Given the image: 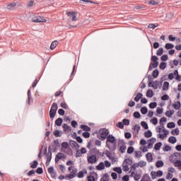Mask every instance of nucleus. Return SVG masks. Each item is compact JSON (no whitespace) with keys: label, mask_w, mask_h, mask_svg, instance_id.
Instances as JSON below:
<instances>
[{"label":"nucleus","mask_w":181,"mask_h":181,"mask_svg":"<svg viewBox=\"0 0 181 181\" xmlns=\"http://www.w3.org/2000/svg\"><path fill=\"white\" fill-rule=\"evenodd\" d=\"M123 163L127 165V166H131V165H132V160L126 158Z\"/></svg>","instance_id":"obj_33"},{"label":"nucleus","mask_w":181,"mask_h":181,"mask_svg":"<svg viewBox=\"0 0 181 181\" xmlns=\"http://www.w3.org/2000/svg\"><path fill=\"white\" fill-rule=\"evenodd\" d=\"M81 129H83L84 131H86L87 132L88 131H91V127H88V126H87L86 124L81 125Z\"/></svg>","instance_id":"obj_26"},{"label":"nucleus","mask_w":181,"mask_h":181,"mask_svg":"<svg viewBox=\"0 0 181 181\" xmlns=\"http://www.w3.org/2000/svg\"><path fill=\"white\" fill-rule=\"evenodd\" d=\"M160 146H162V143L161 142H158V143L155 144L154 149L156 151H160Z\"/></svg>","instance_id":"obj_39"},{"label":"nucleus","mask_w":181,"mask_h":181,"mask_svg":"<svg viewBox=\"0 0 181 181\" xmlns=\"http://www.w3.org/2000/svg\"><path fill=\"white\" fill-rule=\"evenodd\" d=\"M162 54H163V48L160 47L157 50L156 55L157 56H162Z\"/></svg>","instance_id":"obj_45"},{"label":"nucleus","mask_w":181,"mask_h":181,"mask_svg":"<svg viewBox=\"0 0 181 181\" xmlns=\"http://www.w3.org/2000/svg\"><path fill=\"white\" fill-rule=\"evenodd\" d=\"M46 152H47V148H45V155L47 156L46 165L47 166L50 164V161L52 160V151H50V147H49V151L47 154Z\"/></svg>","instance_id":"obj_4"},{"label":"nucleus","mask_w":181,"mask_h":181,"mask_svg":"<svg viewBox=\"0 0 181 181\" xmlns=\"http://www.w3.org/2000/svg\"><path fill=\"white\" fill-rule=\"evenodd\" d=\"M177 141L176 137L173 136H170L168 139V142H170V144H176Z\"/></svg>","instance_id":"obj_27"},{"label":"nucleus","mask_w":181,"mask_h":181,"mask_svg":"<svg viewBox=\"0 0 181 181\" xmlns=\"http://www.w3.org/2000/svg\"><path fill=\"white\" fill-rule=\"evenodd\" d=\"M179 135V129H175L171 131V134L172 135Z\"/></svg>","instance_id":"obj_58"},{"label":"nucleus","mask_w":181,"mask_h":181,"mask_svg":"<svg viewBox=\"0 0 181 181\" xmlns=\"http://www.w3.org/2000/svg\"><path fill=\"white\" fill-rule=\"evenodd\" d=\"M106 146L111 152H114L117 149V140L112 134L107 136Z\"/></svg>","instance_id":"obj_1"},{"label":"nucleus","mask_w":181,"mask_h":181,"mask_svg":"<svg viewBox=\"0 0 181 181\" xmlns=\"http://www.w3.org/2000/svg\"><path fill=\"white\" fill-rule=\"evenodd\" d=\"M69 144L71 148H76V149H78V148H80V145H78V144L76 143L74 140H71L69 141Z\"/></svg>","instance_id":"obj_11"},{"label":"nucleus","mask_w":181,"mask_h":181,"mask_svg":"<svg viewBox=\"0 0 181 181\" xmlns=\"http://www.w3.org/2000/svg\"><path fill=\"white\" fill-rule=\"evenodd\" d=\"M146 158L148 162H152L153 160V157L152 156V153H148L146 155Z\"/></svg>","instance_id":"obj_24"},{"label":"nucleus","mask_w":181,"mask_h":181,"mask_svg":"<svg viewBox=\"0 0 181 181\" xmlns=\"http://www.w3.org/2000/svg\"><path fill=\"white\" fill-rule=\"evenodd\" d=\"M130 177H134V180L135 181H138V180H139V179H141V177H142V174L138 173L135 171H132L131 173Z\"/></svg>","instance_id":"obj_7"},{"label":"nucleus","mask_w":181,"mask_h":181,"mask_svg":"<svg viewBox=\"0 0 181 181\" xmlns=\"http://www.w3.org/2000/svg\"><path fill=\"white\" fill-rule=\"evenodd\" d=\"M33 4H35V1L31 0L27 4V8H32L33 6Z\"/></svg>","instance_id":"obj_57"},{"label":"nucleus","mask_w":181,"mask_h":181,"mask_svg":"<svg viewBox=\"0 0 181 181\" xmlns=\"http://www.w3.org/2000/svg\"><path fill=\"white\" fill-rule=\"evenodd\" d=\"M66 14L69 16V18L71 19L72 22H76V21H77V13L76 12L69 11L66 13Z\"/></svg>","instance_id":"obj_6"},{"label":"nucleus","mask_w":181,"mask_h":181,"mask_svg":"<svg viewBox=\"0 0 181 181\" xmlns=\"http://www.w3.org/2000/svg\"><path fill=\"white\" fill-rule=\"evenodd\" d=\"M83 136H84L86 139L90 138V132H83Z\"/></svg>","instance_id":"obj_63"},{"label":"nucleus","mask_w":181,"mask_h":181,"mask_svg":"<svg viewBox=\"0 0 181 181\" xmlns=\"http://www.w3.org/2000/svg\"><path fill=\"white\" fill-rule=\"evenodd\" d=\"M166 121H168V119L166 117H163L160 118L159 124H160V125L162 126V128H165V126H164L165 124H163V122H166Z\"/></svg>","instance_id":"obj_23"},{"label":"nucleus","mask_w":181,"mask_h":181,"mask_svg":"<svg viewBox=\"0 0 181 181\" xmlns=\"http://www.w3.org/2000/svg\"><path fill=\"white\" fill-rule=\"evenodd\" d=\"M167 127L168 128H175V127H176V124H175V122H171L167 124Z\"/></svg>","instance_id":"obj_56"},{"label":"nucleus","mask_w":181,"mask_h":181,"mask_svg":"<svg viewBox=\"0 0 181 181\" xmlns=\"http://www.w3.org/2000/svg\"><path fill=\"white\" fill-rule=\"evenodd\" d=\"M139 168V164L138 163H135L134 164H132L131 168H130V173L132 172H135L136 170V168Z\"/></svg>","instance_id":"obj_12"},{"label":"nucleus","mask_w":181,"mask_h":181,"mask_svg":"<svg viewBox=\"0 0 181 181\" xmlns=\"http://www.w3.org/2000/svg\"><path fill=\"white\" fill-rule=\"evenodd\" d=\"M122 167H123L122 169L124 172H128L129 170V165L124 164V163H123Z\"/></svg>","instance_id":"obj_41"},{"label":"nucleus","mask_w":181,"mask_h":181,"mask_svg":"<svg viewBox=\"0 0 181 181\" xmlns=\"http://www.w3.org/2000/svg\"><path fill=\"white\" fill-rule=\"evenodd\" d=\"M99 134H100V138H102V139H105L108 136L110 131H108L107 129H101L99 131Z\"/></svg>","instance_id":"obj_5"},{"label":"nucleus","mask_w":181,"mask_h":181,"mask_svg":"<svg viewBox=\"0 0 181 181\" xmlns=\"http://www.w3.org/2000/svg\"><path fill=\"white\" fill-rule=\"evenodd\" d=\"M105 155L107 158H108V159H110V160H114V159H115V158L112 156V153H111V151H106Z\"/></svg>","instance_id":"obj_13"},{"label":"nucleus","mask_w":181,"mask_h":181,"mask_svg":"<svg viewBox=\"0 0 181 181\" xmlns=\"http://www.w3.org/2000/svg\"><path fill=\"white\" fill-rule=\"evenodd\" d=\"M56 111L54 110H49V117L53 119V118H54V117H56Z\"/></svg>","instance_id":"obj_37"},{"label":"nucleus","mask_w":181,"mask_h":181,"mask_svg":"<svg viewBox=\"0 0 181 181\" xmlns=\"http://www.w3.org/2000/svg\"><path fill=\"white\" fill-rule=\"evenodd\" d=\"M38 165H39V163L37 162V160H34L33 162H31L30 163V166L31 169H36Z\"/></svg>","instance_id":"obj_15"},{"label":"nucleus","mask_w":181,"mask_h":181,"mask_svg":"<svg viewBox=\"0 0 181 181\" xmlns=\"http://www.w3.org/2000/svg\"><path fill=\"white\" fill-rule=\"evenodd\" d=\"M162 62H166L168 60V59H169V57H168V54H163L161 57H160Z\"/></svg>","instance_id":"obj_60"},{"label":"nucleus","mask_w":181,"mask_h":181,"mask_svg":"<svg viewBox=\"0 0 181 181\" xmlns=\"http://www.w3.org/2000/svg\"><path fill=\"white\" fill-rule=\"evenodd\" d=\"M66 158H67V156L64 155V153H58L55 156V163H59L60 159H66Z\"/></svg>","instance_id":"obj_8"},{"label":"nucleus","mask_w":181,"mask_h":181,"mask_svg":"<svg viewBox=\"0 0 181 181\" xmlns=\"http://www.w3.org/2000/svg\"><path fill=\"white\" fill-rule=\"evenodd\" d=\"M163 165H165V163L162 160H158L156 163V168H163Z\"/></svg>","instance_id":"obj_32"},{"label":"nucleus","mask_w":181,"mask_h":181,"mask_svg":"<svg viewBox=\"0 0 181 181\" xmlns=\"http://www.w3.org/2000/svg\"><path fill=\"white\" fill-rule=\"evenodd\" d=\"M133 131H134V132L136 134H139V129H141V126L139 124H135L133 128H132Z\"/></svg>","instance_id":"obj_16"},{"label":"nucleus","mask_w":181,"mask_h":181,"mask_svg":"<svg viewBox=\"0 0 181 181\" xmlns=\"http://www.w3.org/2000/svg\"><path fill=\"white\" fill-rule=\"evenodd\" d=\"M152 76L154 78H156L158 76H159V71H158V69H155L152 73Z\"/></svg>","instance_id":"obj_43"},{"label":"nucleus","mask_w":181,"mask_h":181,"mask_svg":"<svg viewBox=\"0 0 181 181\" xmlns=\"http://www.w3.org/2000/svg\"><path fill=\"white\" fill-rule=\"evenodd\" d=\"M32 21L33 22H35V23H42L43 22H46V18L40 16H34L32 18Z\"/></svg>","instance_id":"obj_2"},{"label":"nucleus","mask_w":181,"mask_h":181,"mask_svg":"<svg viewBox=\"0 0 181 181\" xmlns=\"http://www.w3.org/2000/svg\"><path fill=\"white\" fill-rule=\"evenodd\" d=\"M71 128L69 125L66 124H63V129H64V131H70L71 130Z\"/></svg>","instance_id":"obj_54"},{"label":"nucleus","mask_w":181,"mask_h":181,"mask_svg":"<svg viewBox=\"0 0 181 181\" xmlns=\"http://www.w3.org/2000/svg\"><path fill=\"white\" fill-rule=\"evenodd\" d=\"M58 42L57 40L53 41L50 45V49L51 50H54V49H56V47H57Z\"/></svg>","instance_id":"obj_28"},{"label":"nucleus","mask_w":181,"mask_h":181,"mask_svg":"<svg viewBox=\"0 0 181 181\" xmlns=\"http://www.w3.org/2000/svg\"><path fill=\"white\" fill-rule=\"evenodd\" d=\"M139 168H144V166H146V161L144 160H140L139 163Z\"/></svg>","instance_id":"obj_46"},{"label":"nucleus","mask_w":181,"mask_h":181,"mask_svg":"<svg viewBox=\"0 0 181 181\" xmlns=\"http://www.w3.org/2000/svg\"><path fill=\"white\" fill-rule=\"evenodd\" d=\"M122 122L123 125H129V119H124Z\"/></svg>","instance_id":"obj_64"},{"label":"nucleus","mask_w":181,"mask_h":181,"mask_svg":"<svg viewBox=\"0 0 181 181\" xmlns=\"http://www.w3.org/2000/svg\"><path fill=\"white\" fill-rule=\"evenodd\" d=\"M151 87H153L154 90H158V88H159V81L153 82Z\"/></svg>","instance_id":"obj_29"},{"label":"nucleus","mask_w":181,"mask_h":181,"mask_svg":"<svg viewBox=\"0 0 181 181\" xmlns=\"http://www.w3.org/2000/svg\"><path fill=\"white\" fill-rule=\"evenodd\" d=\"M62 148H64V149H68L69 148V143L68 142H63L62 144Z\"/></svg>","instance_id":"obj_52"},{"label":"nucleus","mask_w":181,"mask_h":181,"mask_svg":"<svg viewBox=\"0 0 181 181\" xmlns=\"http://www.w3.org/2000/svg\"><path fill=\"white\" fill-rule=\"evenodd\" d=\"M141 125L142 127L144 128V129H148L149 128V127L148 126V123H146V122H141Z\"/></svg>","instance_id":"obj_47"},{"label":"nucleus","mask_w":181,"mask_h":181,"mask_svg":"<svg viewBox=\"0 0 181 181\" xmlns=\"http://www.w3.org/2000/svg\"><path fill=\"white\" fill-rule=\"evenodd\" d=\"M36 173H37L38 175H42V173H43V168H38L36 170Z\"/></svg>","instance_id":"obj_62"},{"label":"nucleus","mask_w":181,"mask_h":181,"mask_svg":"<svg viewBox=\"0 0 181 181\" xmlns=\"http://www.w3.org/2000/svg\"><path fill=\"white\" fill-rule=\"evenodd\" d=\"M16 6V4L15 2H13L11 4H9L7 5V8L9 11H13V9H15Z\"/></svg>","instance_id":"obj_19"},{"label":"nucleus","mask_w":181,"mask_h":181,"mask_svg":"<svg viewBox=\"0 0 181 181\" xmlns=\"http://www.w3.org/2000/svg\"><path fill=\"white\" fill-rule=\"evenodd\" d=\"M88 163H91L92 165L93 163H95L97 162V156L95 155H91L87 157Z\"/></svg>","instance_id":"obj_9"},{"label":"nucleus","mask_w":181,"mask_h":181,"mask_svg":"<svg viewBox=\"0 0 181 181\" xmlns=\"http://www.w3.org/2000/svg\"><path fill=\"white\" fill-rule=\"evenodd\" d=\"M134 148L132 146H129L128 148H127V153L129 154H131V153H134Z\"/></svg>","instance_id":"obj_59"},{"label":"nucleus","mask_w":181,"mask_h":181,"mask_svg":"<svg viewBox=\"0 0 181 181\" xmlns=\"http://www.w3.org/2000/svg\"><path fill=\"white\" fill-rule=\"evenodd\" d=\"M156 174L157 177H160L163 176V171L158 170L157 172H156Z\"/></svg>","instance_id":"obj_53"},{"label":"nucleus","mask_w":181,"mask_h":181,"mask_svg":"<svg viewBox=\"0 0 181 181\" xmlns=\"http://www.w3.org/2000/svg\"><path fill=\"white\" fill-rule=\"evenodd\" d=\"M144 136L146 138H151V136H152V132H151V130H148V131L145 132Z\"/></svg>","instance_id":"obj_36"},{"label":"nucleus","mask_w":181,"mask_h":181,"mask_svg":"<svg viewBox=\"0 0 181 181\" xmlns=\"http://www.w3.org/2000/svg\"><path fill=\"white\" fill-rule=\"evenodd\" d=\"M54 136H56V138H59V137L62 136V134H60V131H59V130L54 131Z\"/></svg>","instance_id":"obj_49"},{"label":"nucleus","mask_w":181,"mask_h":181,"mask_svg":"<svg viewBox=\"0 0 181 181\" xmlns=\"http://www.w3.org/2000/svg\"><path fill=\"white\" fill-rule=\"evenodd\" d=\"M141 112L143 114V115H145L148 113V107H143L141 109Z\"/></svg>","instance_id":"obj_40"},{"label":"nucleus","mask_w":181,"mask_h":181,"mask_svg":"<svg viewBox=\"0 0 181 181\" xmlns=\"http://www.w3.org/2000/svg\"><path fill=\"white\" fill-rule=\"evenodd\" d=\"M113 170L115 172H117V173H118L119 175H121V173H122V168H121V167L114 168Z\"/></svg>","instance_id":"obj_34"},{"label":"nucleus","mask_w":181,"mask_h":181,"mask_svg":"<svg viewBox=\"0 0 181 181\" xmlns=\"http://www.w3.org/2000/svg\"><path fill=\"white\" fill-rule=\"evenodd\" d=\"M160 69L161 70H165L166 69V63L165 62H161L160 64Z\"/></svg>","instance_id":"obj_55"},{"label":"nucleus","mask_w":181,"mask_h":181,"mask_svg":"<svg viewBox=\"0 0 181 181\" xmlns=\"http://www.w3.org/2000/svg\"><path fill=\"white\" fill-rule=\"evenodd\" d=\"M174 165L175 168H179L180 170H181V160H177V161L175 162Z\"/></svg>","instance_id":"obj_35"},{"label":"nucleus","mask_w":181,"mask_h":181,"mask_svg":"<svg viewBox=\"0 0 181 181\" xmlns=\"http://www.w3.org/2000/svg\"><path fill=\"white\" fill-rule=\"evenodd\" d=\"M172 147L169 146L168 145L165 146V147L163 148V151L165 152H168V151H171Z\"/></svg>","instance_id":"obj_61"},{"label":"nucleus","mask_w":181,"mask_h":181,"mask_svg":"<svg viewBox=\"0 0 181 181\" xmlns=\"http://www.w3.org/2000/svg\"><path fill=\"white\" fill-rule=\"evenodd\" d=\"M173 114H175V110H167L165 112V115L166 117H168V118H172V116L173 115Z\"/></svg>","instance_id":"obj_21"},{"label":"nucleus","mask_w":181,"mask_h":181,"mask_svg":"<svg viewBox=\"0 0 181 181\" xmlns=\"http://www.w3.org/2000/svg\"><path fill=\"white\" fill-rule=\"evenodd\" d=\"M96 169L98 170H104L105 169V165H104L103 162H101L96 166Z\"/></svg>","instance_id":"obj_14"},{"label":"nucleus","mask_w":181,"mask_h":181,"mask_svg":"<svg viewBox=\"0 0 181 181\" xmlns=\"http://www.w3.org/2000/svg\"><path fill=\"white\" fill-rule=\"evenodd\" d=\"M62 124H63V119L62 118L59 117V118L56 119L55 125H57V127H62Z\"/></svg>","instance_id":"obj_20"},{"label":"nucleus","mask_w":181,"mask_h":181,"mask_svg":"<svg viewBox=\"0 0 181 181\" xmlns=\"http://www.w3.org/2000/svg\"><path fill=\"white\" fill-rule=\"evenodd\" d=\"M146 96L149 98H152V97H153V91L152 90H148L146 93Z\"/></svg>","instance_id":"obj_38"},{"label":"nucleus","mask_w":181,"mask_h":181,"mask_svg":"<svg viewBox=\"0 0 181 181\" xmlns=\"http://www.w3.org/2000/svg\"><path fill=\"white\" fill-rule=\"evenodd\" d=\"M142 97H144V95H142V93H138L134 98V101H136V103H138V101H139V100H141Z\"/></svg>","instance_id":"obj_30"},{"label":"nucleus","mask_w":181,"mask_h":181,"mask_svg":"<svg viewBox=\"0 0 181 181\" xmlns=\"http://www.w3.org/2000/svg\"><path fill=\"white\" fill-rule=\"evenodd\" d=\"M119 144H121L119 148V152H120V153H125V151H127L125 141L124 140H119Z\"/></svg>","instance_id":"obj_3"},{"label":"nucleus","mask_w":181,"mask_h":181,"mask_svg":"<svg viewBox=\"0 0 181 181\" xmlns=\"http://www.w3.org/2000/svg\"><path fill=\"white\" fill-rule=\"evenodd\" d=\"M169 90V82L165 81L163 85V91H168Z\"/></svg>","instance_id":"obj_22"},{"label":"nucleus","mask_w":181,"mask_h":181,"mask_svg":"<svg viewBox=\"0 0 181 181\" xmlns=\"http://www.w3.org/2000/svg\"><path fill=\"white\" fill-rule=\"evenodd\" d=\"M69 170L71 172L70 175L76 177V175H77V169H74V166L69 167Z\"/></svg>","instance_id":"obj_10"},{"label":"nucleus","mask_w":181,"mask_h":181,"mask_svg":"<svg viewBox=\"0 0 181 181\" xmlns=\"http://www.w3.org/2000/svg\"><path fill=\"white\" fill-rule=\"evenodd\" d=\"M100 181H110V175H108V173H105L100 178Z\"/></svg>","instance_id":"obj_17"},{"label":"nucleus","mask_w":181,"mask_h":181,"mask_svg":"<svg viewBox=\"0 0 181 181\" xmlns=\"http://www.w3.org/2000/svg\"><path fill=\"white\" fill-rule=\"evenodd\" d=\"M157 105H158V103H156V102L151 103L149 104V108H151V109L156 108Z\"/></svg>","instance_id":"obj_48"},{"label":"nucleus","mask_w":181,"mask_h":181,"mask_svg":"<svg viewBox=\"0 0 181 181\" xmlns=\"http://www.w3.org/2000/svg\"><path fill=\"white\" fill-rule=\"evenodd\" d=\"M134 155L136 158H141L142 156V152L138 151L134 152Z\"/></svg>","instance_id":"obj_51"},{"label":"nucleus","mask_w":181,"mask_h":181,"mask_svg":"<svg viewBox=\"0 0 181 181\" xmlns=\"http://www.w3.org/2000/svg\"><path fill=\"white\" fill-rule=\"evenodd\" d=\"M32 98V93L30 89L28 90V103L30 104V99Z\"/></svg>","instance_id":"obj_44"},{"label":"nucleus","mask_w":181,"mask_h":181,"mask_svg":"<svg viewBox=\"0 0 181 181\" xmlns=\"http://www.w3.org/2000/svg\"><path fill=\"white\" fill-rule=\"evenodd\" d=\"M150 64H151V66H153V69H156L158 67V66H159V62H152Z\"/></svg>","instance_id":"obj_50"},{"label":"nucleus","mask_w":181,"mask_h":181,"mask_svg":"<svg viewBox=\"0 0 181 181\" xmlns=\"http://www.w3.org/2000/svg\"><path fill=\"white\" fill-rule=\"evenodd\" d=\"M140 181H151L148 174H144Z\"/></svg>","instance_id":"obj_18"},{"label":"nucleus","mask_w":181,"mask_h":181,"mask_svg":"<svg viewBox=\"0 0 181 181\" xmlns=\"http://www.w3.org/2000/svg\"><path fill=\"white\" fill-rule=\"evenodd\" d=\"M57 108H59V107L57 106V103H52L50 110H52V111H55V112H57Z\"/></svg>","instance_id":"obj_31"},{"label":"nucleus","mask_w":181,"mask_h":181,"mask_svg":"<svg viewBox=\"0 0 181 181\" xmlns=\"http://www.w3.org/2000/svg\"><path fill=\"white\" fill-rule=\"evenodd\" d=\"M173 107H174V110H180V102L177 101L175 103L173 104Z\"/></svg>","instance_id":"obj_25"},{"label":"nucleus","mask_w":181,"mask_h":181,"mask_svg":"<svg viewBox=\"0 0 181 181\" xmlns=\"http://www.w3.org/2000/svg\"><path fill=\"white\" fill-rule=\"evenodd\" d=\"M173 47H175V45H173V44H170V43H167L165 46V48L167 50H169V49H173Z\"/></svg>","instance_id":"obj_42"}]
</instances>
